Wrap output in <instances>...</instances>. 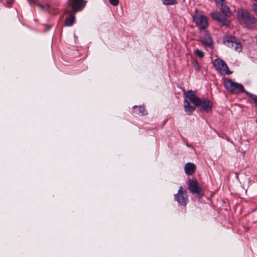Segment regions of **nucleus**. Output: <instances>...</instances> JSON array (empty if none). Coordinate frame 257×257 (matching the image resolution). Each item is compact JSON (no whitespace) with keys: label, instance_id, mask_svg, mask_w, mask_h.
I'll return each instance as SVG.
<instances>
[{"label":"nucleus","instance_id":"f257e3e1","mask_svg":"<svg viewBox=\"0 0 257 257\" xmlns=\"http://www.w3.org/2000/svg\"><path fill=\"white\" fill-rule=\"evenodd\" d=\"M186 98H187L194 105L199 107L200 111H204L206 113L211 111L212 103L208 99H200L191 90L187 91L185 94Z\"/></svg>","mask_w":257,"mask_h":257},{"label":"nucleus","instance_id":"f03ea898","mask_svg":"<svg viewBox=\"0 0 257 257\" xmlns=\"http://www.w3.org/2000/svg\"><path fill=\"white\" fill-rule=\"evenodd\" d=\"M237 17L241 23H243L247 28H254L256 24V20L246 11L240 10L237 12Z\"/></svg>","mask_w":257,"mask_h":257},{"label":"nucleus","instance_id":"7ed1b4c3","mask_svg":"<svg viewBox=\"0 0 257 257\" xmlns=\"http://www.w3.org/2000/svg\"><path fill=\"white\" fill-rule=\"evenodd\" d=\"M193 22L200 29L204 30L208 26L207 18L203 14L202 12L196 9L192 16Z\"/></svg>","mask_w":257,"mask_h":257},{"label":"nucleus","instance_id":"20e7f679","mask_svg":"<svg viewBox=\"0 0 257 257\" xmlns=\"http://www.w3.org/2000/svg\"><path fill=\"white\" fill-rule=\"evenodd\" d=\"M223 43L228 47L240 52L242 50V45L238 39L232 36H226L223 38Z\"/></svg>","mask_w":257,"mask_h":257},{"label":"nucleus","instance_id":"39448f33","mask_svg":"<svg viewBox=\"0 0 257 257\" xmlns=\"http://www.w3.org/2000/svg\"><path fill=\"white\" fill-rule=\"evenodd\" d=\"M85 0H67L66 9H70L74 12H77L82 10L85 7Z\"/></svg>","mask_w":257,"mask_h":257},{"label":"nucleus","instance_id":"423d86ee","mask_svg":"<svg viewBox=\"0 0 257 257\" xmlns=\"http://www.w3.org/2000/svg\"><path fill=\"white\" fill-rule=\"evenodd\" d=\"M215 69L221 75H229L232 73L230 71L226 63L221 59H216L214 62Z\"/></svg>","mask_w":257,"mask_h":257},{"label":"nucleus","instance_id":"0eeeda50","mask_svg":"<svg viewBox=\"0 0 257 257\" xmlns=\"http://www.w3.org/2000/svg\"><path fill=\"white\" fill-rule=\"evenodd\" d=\"M224 86L226 89L230 92L239 93L244 91L243 86L242 84L233 82L230 79H227L225 81Z\"/></svg>","mask_w":257,"mask_h":257},{"label":"nucleus","instance_id":"6e6552de","mask_svg":"<svg viewBox=\"0 0 257 257\" xmlns=\"http://www.w3.org/2000/svg\"><path fill=\"white\" fill-rule=\"evenodd\" d=\"M174 199L181 205L186 206L188 202L187 191L183 190L182 187L180 186L177 193L174 195Z\"/></svg>","mask_w":257,"mask_h":257},{"label":"nucleus","instance_id":"1a4fd4ad","mask_svg":"<svg viewBox=\"0 0 257 257\" xmlns=\"http://www.w3.org/2000/svg\"><path fill=\"white\" fill-rule=\"evenodd\" d=\"M211 17L214 20L216 21L222 25L227 26L229 25L230 21L229 18L230 17H227L223 14L218 12H213L210 14Z\"/></svg>","mask_w":257,"mask_h":257},{"label":"nucleus","instance_id":"9d476101","mask_svg":"<svg viewBox=\"0 0 257 257\" xmlns=\"http://www.w3.org/2000/svg\"><path fill=\"white\" fill-rule=\"evenodd\" d=\"M188 189L191 193L195 194L199 196H203L204 195V192L202 188L198 185L197 181L193 179L189 180L188 181Z\"/></svg>","mask_w":257,"mask_h":257},{"label":"nucleus","instance_id":"9b49d317","mask_svg":"<svg viewBox=\"0 0 257 257\" xmlns=\"http://www.w3.org/2000/svg\"><path fill=\"white\" fill-rule=\"evenodd\" d=\"M214 1L222 14L225 15L227 17H231V12L226 5L225 0H214Z\"/></svg>","mask_w":257,"mask_h":257},{"label":"nucleus","instance_id":"f8f14e48","mask_svg":"<svg viewBox=\"0 0 257 257\" xmlns=\"http://www.w3.org/2000/svg\"><path fill=\"white\" fill-rule=\"evenodd\" d=\"M64 13L68 15L65 19V26H71L74 23L75 19V15L77 12H74L69 9H66L64 10Z\"/></svg>","mask_w":257,"mask_h":257},{"label":"nucleus","instance_id":"ddd939ff","mask_svg":"<svg viewBox=\"0 0 257 257\" xmlns=\"http://www.w3.org/2000/svg\"><path fill=\"white\" fill-rule=\"evenodd\" d=\"M200 41L205 47L212 48L213 41L210 35L205 32L200 36Z\"/></svg>","mask_w":257,"mask_h":257},{"label":"nucleus","instance_id":"4468645a","mask_svg":"<svg viewBox=\"0 0 257 257\" xmlns=\"http://www.w3.org/2000/svg\"><path fill=\"white\" fill-rule=\"evenodd\" d=\"M195 165L192 163H187L185 164L184 170L185 173L188 175H191L194 172Z\"/></svg>","mask_w":257,"mask_h":257},{"label":"nucleus","instance_id":"2eb2a0df","mask_svg":"<svg viewBox=\"0 0 257 257\" xmlns=\"http://www.w3.org/2000/svg\"><path fill=\"white\" fill-rule=\"evenodd\" d=\"M184 107L185 111L188 115H191L195 109L194 106L191 105L188 101L185 99L184 101Z\"/></svg>","mask_w":257,"mask_h":257},{"label":"nucleus","instance_id":"dca6fc26","mask_svg":"<svg viewBox=\"0 0 257 257\" xmlns=\"http://www.w3.org/2000/svg\"><path fill=\"white\" fill-rule=\"evenodd\" d=\"M133 112L136 114L144 115L146 114L145 108L143 106L135 105L133 106Z\"/></svg>","mask_w":257,"mask_h":257},{"label":"nucleus","instance_id":"f3484780","mask_svg":"<svg viewBox=\"0 0 257 257\" xmlns=\"http://www.w3.org/2000/svg\"><path fill=\"white\" fill-rule=\"evenodd\" d=\"M30 5H37L42 10H47L49 11V6L48 5H42L41 4H37L35 0H29Z\"/></svg>","mask_w":257,"mask_h":257},{"label":"nucleus","instance_id":"a211bd4d","mask_svg":"<svg viewBox=\"0 0 257 257\" xmlns=\"http://www.w3.org/2000/svg\"><path fill=\"white\" fill-rule=\"evenodd\" d=\"M164 5L167 6L174 5L177 3V0H161Z\"/></svg>","mask_w":257,"mask_h":257},{"label":"nucleus","instance_id":"6ab92c4d","mask_svg":"<svg viewBox=\"0 0 257 257\" xmlns=\"http://www.w3.org/2000/svg\"><path fill=\"white\" fill-rule=\"evenodd\" d=\"M192 64L193 65L195 71L199 72L200 70V67L198 61L196 60H194L192 61Z\"/></svg>","mask_w":257,"mask_h":257},{"label":"nucleus","instance_id":"aec40b11","mask_svg":"<svg viewBox=\"0 0 257 257\" xmlns=\"http://www.w3.org/2000/svg\"><path fill=\"white\" fill-rule=\"evenodd\" d=\"M194 54L200 58H203L204 56L203 52L198 49L194 51Z\"/></svg>","mask_w":257,"mask_h":257},{"label":"nucleus","instance_id":"412c9836","mask_svg":"<svg viewBox=\"0 0 257 257\" xmlns=\"http://www.w3.org/2000/svg\"><path fill=\"white\" fill-rule=\"evenodd\" d=\"M246 94L251 99H252L253 100L255 104H257V96L256 95L251 94L249 92H246Z\"/></svg>","mask_w":257,"mask_h":257},{"label":"nucleus","instance_id":"4be33fe9","mask_svg":"<svg viewBox=\"0 0 257 257\" xmlns=\"http://www.w3.org/2000/svg\"><path fill=\"white\" fill-rule=\"evenodd\" d=\"M109 2L111 5L116 6L118 5L119 1L118 0H109Z\"/></svg>","mask_w":257,"mask_h":257},{"label":"nucleus","instance_id":"5701e85b","mask_svg":"<svg viewBox=\"0 0 257 257\" xmlns=\"http://www.w3.org/2000/svg\"><path fill=\"white\" fill-rule=\"evenodd\" d=\"M252 9L253 10V11L256 13L257 14V4H254L253 5H252Z\"/></svg>","mask_w":257,"mask_h":257},{"label":"nucleus","instance_id":"b1692460","mask_svg":"<svg viewBox=\"0 0 257 257\" xmlns=\"http://www.w3.org/2000/svg\"><path fill=\"white\" fill-rule=\"evenodd\" d=\"M13 1H9L7 2V6L8 7H11L13 5Z\"/></svg>","mask_w":257,"mask_h":257},{"label":"nucleus","instance_id":"393cba45","mask_svg":"<svg viewBox=\"0 0 257 257\" xmlns=\"http://www.w3.org/2000/svg\"><path fill=\"white\" fill-rule=\"evenodd\" d=\"M255 122L257 123V118L256 119Z\"/></svg>","mask_w":257,"mask_h":257}]
</instances>
